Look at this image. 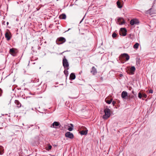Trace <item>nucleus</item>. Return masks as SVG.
<instances>
[{"label":"nucleus","mask_w":156,"mask_h":156,"mask_svg":"<svg viewBox=\"0 0 156 156\" xmlns=\"http://www.w3.org/2000/svg\"><path fill=\"white\" fill-rule=\"evenodd\" d=\"M6 23H7V25H8V24H9V23L8 22H7Z\"/></svg>","instance_id":"obj_40"},{"label":"nucleus","mask_w":156,"mask_h":156,"mask_svg":"<svg viewBox=\"0 0 156 156\" xmlns=\"http://www.w3.org/2000/svg\"><path fill=\"white\" fill-rule=\"evenodd\" d=\"M117 35V34H116V33H115L114 32L112 34V37L113 38H114L115 37H116Z\"/></svg>","instance_id":"obj_24"},{"label":"nucleus","mask_w":156,"mask_h":156,"mask_svg":"<svg viewBox=\"0 0 156 156\" xmlns=\"http://www.w3.org/2000/svg\"><path fill=\"white\" fill-rule=\"evenodd\" d=\"M62 64L64 69L67 70H68L69 69V64L65 56H64L62 60Z\"/></svg>","instance_id":"obj_2"},{"label":"nucleus","mask_w":156,"mask_h":156,"mask_svg":"<svg viewBox=\"0 0 156 156\" xmlns=\"http://www.w3.org/2000/svg\"><path fill=\"white\" fill-rule=\"evenodd\" d=\"M8 117H9V120H10V116H8Z\"/></svg>","instance_id":"obj_37"},{"label":"nucleus","mask_w":156,"mask_h":156,"mask_svg":"<svg viewBox=\"0 0 156 156\" xmlns=\"http://www.w3.org/2000/svg\"><path fill=\"white\" fill-rule=\"evenodd\" d=\"M112 101V99H111L110 100H108L107 98L105 99V101L108 104H110Z\"/></svg>","instance_id":"obj_21"},{"label":"nucleus","mask_w":156,"mask_h":156,"mask_svg":"<svg viewBox=\"0 0 156 156\" xmlns=\"http://www.w3.org/2000/svg\"><path fill=\"white\" fill-rule=\"evenodd\" d=\"M116 103V101H113L112 102V104L114 106Z\"/></svg>","instance_id":"obj_31"},{"label":"nucleus","mask_w":156,"mask_h":156,"mask_svg":"<svg viewBox=\"0 0 156 156\" xmlns=\"http://www.w3.org/2000/svg\"><path fill=\"white\" fill-rule=\"evenodd\" d=\"M5 37L7 41L9 40L11 38V33L8 30H7V31L5 34Z\"/></svg>","instance_id":"obj_6"},{"label":"nucleus","mask_w":156,"mask_h":156,"mask_svg":"<svg viewBox=\"0 0 156 156\" xmlns=\"http://www.w3.org/2000/svg\"><path fill=\"white\" fill-rule=\"evenodd\" d=\"M68 129L69 131H72L73 130V128L72 127H69L68 128Z\"/></svg>","instance_id":"obj_27"},{"label":"nucleus","mask_w":156,"mask_h":156,"mask_svg":"<svg viewBox=\"0 0 156 156\" xmlns=\"http://www.w3.org/2000/svg\"><path fill=\"white\" fill-rule=\"evenodd\" d=\"M51 148H52V146L51 145H49V146L48 147V148L46 149V150H47L48 151H49L51 149Z\"/></svg>","instance_id":"obj_26"},{"label":"nucleus","mask_w":156,"mask_h":156,"mask_svg":"<svg viewBox=\"0 0 156 156\" xmlns=\"http://www.w3.org/2000/svg\"><path fill=\"white\" fill-rule=\"evenodd\" d=\"M129 58V56L127 54L124 53L122 54L119 57V59L120 60L128 61Z\"/></svg>","instance_id":"obj_3"},{"label":"nucleus","mask_w":156,"mask_h":156,"mask_svg":"<svg viewBox=\"0 0 156 156\" xmlns=\"http://www.w3.org/2000/svg\"><path fill=\"white\" fill-rule=\"evenodd\" d=\"M126 30L125 28H122L119 30V34L121 36H124L126 35Z\"/></svg>","instance_id":"obj_5"},{"label":"nucleus","mask_w":156,"mask_h":156,"mask_svg":"<svg viewBox=\"0 0 156 156\" xmlns=\"http://www.w3.org/2000/svg\"><path fill=\"white\" fill-rule=\"evenodd\" d=\"M121 97L123 99H125L127 98V97L128 96V93L126 91H123L121 94Z\"/></svg>","instance_id":"obj_11"},{"label":"nucleus","mask_w":156,"mask_h":156,"mask_svg":"<svg viewBox=\"0 0 156 156\" xmlns=\"http://www.w3.org/2000/svg\"><path fill=\"white\" fill-rule=\"evenodd\" d=\"M66 18V16L65 14L63 13L60 15L59 16V18L61 19H65Z\"/></svg>","instance_id":"obj_18"},{"label":"nucleus","mask_w":156,"mask_h":156,"mask_svg":"<svg viewBox=\"0 0 156 156\" xmlns=\"http://www.w3.org/2000/svg\"><path fill=\"white\" fill-rule=\"evenodd\" d=\"M100 79H101V80H103V77H102V76H101V78H100Z\"/></svg>","instance_id":"obj_33"},{"label":"nucleus","mask_w":156,"mask_h":156,"mask_svg":"<svg viewBox=\"0 0 156 156\" xmlns=\"http://www.w3.org/2000/svg\"><path fill=\"white\" fill-rule=\"evenodd\" d=\"M37 10H38L39 9H38L37 8H36Z\"/></svg>","instance_id":"obj_38"},{"label":"nucleus","mask_w":156,"mask_h":156,"mask_svg":"<svg viewBox=\"0 0 156 156\" xmlns=\"http://www.w3.org/2000/svg\"><path fill=\"white\" fill-rule=\"evenodd\" d=\"M2 93V90L0 88V96H1Z\"/></svg>","instance_id":"obj_29"},{"label":"nucleus","mask_w":156,"mask_h":156,"mask_svg":"<svg viewBox=\"0 0 156 156\" xmlns=\"http://www.w3.org/2000/svg\"><path fill=\"white\" fill-rule=\"evenodd\" d=\"M138 97L140 99L142 97V94L140 92H139L138 93Z\"/></svg>","instance_id":"obj_23"},{"label":"nucleus","mask_w":156,"mask_h":156,"mask_svg":"<svg viewBox=\"0 0 156 156\" xmlns=\"http://www.w3.org/2000/svg\"><path fill=\"white\" fill-rule=\"evenodd\" d=\"M65 51H63V52H62V53H60L59 54V55H62V53H64V52H65Z\"/></svg>","instance_id":"obj_34"},{"label":"nucleus","mask_w":156,"mask_h":156,"mask_svg":"<svg viewBox=\"0 0 156 156\" xmlns=\"http://www.w3.org/2000/svg\"><path fill=\"white\" fill-rule=\"evenodd\" d=\"M15 103L17 107L18 108H20L21 106V104L20 101L18 100L15 101Z\"/></svg>","instance_id":"obj_16"},{"label":"nucleus","mask_w":156,"mask_h":156,"mask_svg":"<svg viewBox=\"0 0 156 156\" xmlns=\"http://www.w3.org/2000/svg\"><path fill=\"white\" fill-rule=\"evenodd\" d=\"M139 46V44L138 43H136L133 46V47L134 49H137Z\"/></svg>","instance_id":"obj_20"},{"label":"nucleus","mask_w":156,"mask_h":156,"mask_svg":"<svg viewBox=\"0 0 156 156\" xmlns=\"http://www.w3.org/2000/svg\"><path fill=\"white\" fill-rule=\"evenodd\" d=\"M136 70V68L134 66H132L129 69L130 74L131 75L134 74V72Z\"/></svg>","instance_id":"obj_14"},{"label":"nucleus","mask_w":156,"mask_h":156,"mask_svg":"<svg viewBox=\"0 0 156 156\" xmlns=\"http://www.w3.org/2000/svg\"><path fill=\"white\" fill-rule=\"evenodd\" d=\"M76 76L74 73H72L70 75L69 79L70 80H73L75 79Z\"/></svg>","instance_id":"obj_17"},{"label":"nucleus","mask_w":156,"mask_h":156,"mask_svg":"<svg viewBox=\"0 0 156 156\" xmlns=\"http://www.w3.org/2000/svg\"><path fill=\"white\" fill-rule=\"evenodd\" d=\"M149 93L152 94L153 93V90H152L151 89L150 90H149Z\"/></svg>","instance_id":"obj_28"},{"label":"nucleus","mask_w":156,"mask_h":156,"mask_svg":"<svg viewBox=\"0 0 156 156\" xmlns=\"http://www.w3.org/2000/svg\"><path fill=\"white\" fill-rule=\"evenodd\" d=\"M0 129H1V127H0Z\"/></svg>","instance_id":"obj_44"},{"label":"nucleus","mask_w":156,"mask_h":156,"mask_svg":"<svg viewBox=\"0 0 156 156\" xmlns=\"http://www.w3.org/2000/svg\"><path fill=\"white\" fill-rule=\"evenodd\" d=\"M132 93L133 94L134 91L133 90L132 91Z\"/></svg>","instance_id":"obj_42"},{"label":"nucleus","mask_w":156,"mask_h":156,"mask_svg":"<svg viewBox=\"0 0 156 156\" xmlns=\"http://www.w3.org/2000/svg\"><path fill=\"white\" fill-rule=\"evenodd\" d=\"M113 130H114V131H115V129H112V132L113 131Z\"/></svg>","instance_id":"obj_39"},{"label":"nucleus","mask_w":156,"mask_h":156,"mask_svg":"<svg viewBox=\"0 0 156 156\" xmlns=\"http://www.w3.org/2000/svg\"><path fill=\"white\" fill-rule=\"evenodd\" d=\"M119 76H120V77H122L123 76V75L122 74H120L119 75Z\"/></svg>","instance_id":"obj_32"},{"label":"nucleus","mask_w":156,"mask_h":156,"mask_svg":"<svg viewBox=\"0 0 156 156\" xmlns=\"http://www.w3.org/2000/svg\"><path fill=\"white\" fill-rule=\"evenodd\" d=\"M66 41V39L63 37H60L58 38L56 41V43L58 44H62Z\"/></svg>","instance_id":"obj_4"},{"label":"nucleus","mask_w":156,"mask_h":156,"mask_svg":"<svg viewBox=\"0 0 156 156\" xmlns=\"http://www.w3.org/2000/svg\"><path fill=\"white\" fill-rule=\"evenodd\" d=\"M90 72L94 75H95L97 73V69L94 66L92 67Z\"/></svg>","instance_id":"obj_15"},{"label":"nucleus","mask_w":156,"mask_h":156,"mask_svg":"<svg viewBox=\"0 0 156 156\" xmlns=\"http://www.w3.org/2000/svg\"><path fill=\"white\" fill-rule=\"evenodd\" d=\"M70 125L72 127H73V125L72 124H70Z\"/></svg>","instance_id":"obj_36"},{"label":"nucleus","mask_w":156,"mask_h":156,"mask_svg":"<svg viewBox=\"0 0 156 156\" xmlns=\"http://www.w3.org/2000/svg\"><path fill=\"white\" fill-rule=\"evenodd\" d=\"M125 23L124 20L122 18H118V24L121 25L124 24Z\"/></svg>","instance_id":"obj_12"},{"label":"nucleus","mask_w":156,"mask_h":156,"mask_svg":"<svg viewBox=\"0 0 156 156\" xmlns=\"http://www.w3.org/2000/svg\"><path fill=\"white\" fill-rule=\"evenodd\" d=\"M156 0H154L153 2V4H154L155 3V2H156Z\"/></svg>","instance_id":"obj_35"},{"label":"nucleus","mask_w":156,"mask_h":156,"mask_svg":"<svg viewBox=\"0 0 156 156\" xmlns=\"http://www.w3.org/2000/svg\"><path fill=\"white\" fill-rule=\"evenodd\" d=\"M123 5V2L122 0H118V8H121Z\"/></svg>","instance_id":"obj_13"},{"label":"nucleus","mask_w":156,"mask_h":156,"mask_svg":"<svg viewBox=\"0 0 156 156\" xmlns=\"http://www.w3.org/2000/svg\"><path fill=\"white\" fill-rule=\"evenodd\" d=\"M65 136L66 137L72 139L74 137L73 134L70 132H68L65 134Z\"/></svg>","instance_id":"obj_9"},{"label":"nucleus","mask_w":156,"mask_h":156,"mask_svg":"<svg viewBox=\"0 0 156 156\" xmlns=\"http://www.w3.org/2000/svg\"><path fill=\"white\" fill-rule=\"evenodd\" d=\"M142 97L144 98H146L147 97V95L145 93H142Z\"/></svg>","instance_id":"obj_25"},{"label":"nucleus","mask_w":156,"mask_h":156,"mask_svg":"<svg viewBox=\"0 0 156 156\" xmlns=\"http://www.w3.org/2000/svg\"><path fill=\"white\" fill-rule=\"evenodd\" d=\"M142 100H144V99L143 98H142Z\"/></svg>","instance_id":"obj_43"},{"label":"nucleus","mask_w":156,"mask_h":156,"mask_svg":"<svg viewBox=\"0 0 156 156\" xmlns=\"http://www.w3.org/2000/svg\"><path fill=\"white\" fill-rule=\"evenodd\" d=\"M53 127L55 128H60L61 126L60 123L57 122H55L52 124Z\"/></svg>","instance_id":"obj_8"},{"label":"nucleus","mask_w":156,"mask_h":156,"mask_svg":"<svg viewBox=\"0 0 156 156\" xmlns=\"http://www.w3.org/2000/svg\"><path fill=\"white\" fill-rule=\"evenodd\" d=\"M139 23V20L136 19H132L130 22V24L131 25H133L135 24H138Z\"/></svg>","instance_id":"obj_10"},{"label":"nucleus","mask_w":156,"mask_h":156,"mask_svg":"<svg viewBox=\"0 0 156 156\" xmlns=\"http://www.w3.org/2000/svg\"><path fill=\"white\" fill-rule=\"evenodd\" d=\"M39 80L38 79H35V80L34 81H35V82H39Z\"/></svg>","instance_id":"obj_30"},{"label":"nucleus","mask_w":156,"mask_h":156,"mask_svg":"<svg viewBox=\"0 0 156 156\" xmlns=\"http://www.w3.org/2000/svg\"><path fill=\"white\" fill-rule=\"evenodd\" d=\"M64 73L65 75H66V76H68V71H67V70L65 69L64 70Z\"/></svg>","instance_id":"obj_22"},{"label":"nucleus","mask_w":156,"mask_h":156,"mask_svg":"<svg viewBox=\"0 0 156 156\" xmlns=\"http://www.w3.org/2000/svg\"><path fill=\"white\" fill-rule=\"evenodd\" d=\"M105 107H104V110L105 113V115L103 116V118L104 119H108L111 115L110 111V109L108 108H105Z\"/></svg>","instance_id":"obj_1"},{"label":"nucleus","mask_w":156,"mask_h":156,"mask_svg":"<svg viewBox=\"0 0 156 156\" xmlns=\"http://www.w3.org/2000/svg\"><path fill=\"white\" fill-rule=\"evenodd\" d=\"M87 130H82L81 131L80 134L82 135H86L87 133Z\"/></svg>","instance_id":"obj_19"},{"label":"nucleus","mask_w":156,"mask_h":156,"mask_svg":"<svg viewBox=\"0 0 156 156\" xmlns=\"http://www.w3.org/2000/svg\"><path fill=\"white\" fill-rule=\"evenodd\" d=\"M9 52L13 56H15L17 53V49L16 48H12L10 49Z\"/></svg>","instance_id":"obj_7"},{"label":"nucleus","mask_w":156,"mask_h":156,"mask_svg":"<svg viewBox=\"0 0 156 156\" xmlns=\"http://www.w3.org/2000/svg\"><path fill=\"white\" fill-rule=\"evenodd\" d=\"M69 30H70V29H69L68 30L66 31V32H66V31H68Z\"/></svg>","instance_id":"obj_41"}]
</instances>
